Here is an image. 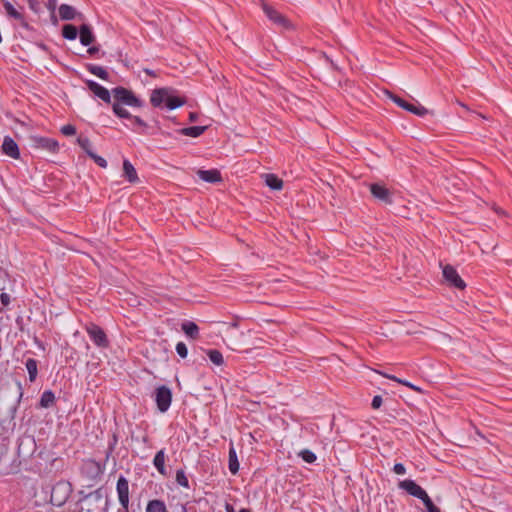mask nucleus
Masks as SVG:
<instances>
[{"mask_svg": "<svg viewBox=\"0 0 512 512\" xmlns=\"http://www.w3.org/2000/svg\"><path fill=\"white\" fill-rule=\"evenodd\" d=\"M114 102L112 103V111L114 115L120 119L132 120L137 126L147 128V123L139 116L132 115L123 105L129 107H144V100L140 99L135 93L123 86H117L112 89Z\"/></svg>", "mask_w": 512, "mask_h": 512, "instance_id": "nucleus-1", "label": "nucleus"}, {"mask_svg": "<svg viewBox=\"0 0 512 512\" xmlns=\"http://www.w3.org/2000/svg\"><path fill=\"white\" fill-rule=\"evenodd\" d=\"M186 102V97L180 96L178 91L171 87L156 88L150 95V103L156 108L164 105L167 109L174 110L182 107Z\"/></svg>", "mask_w": 512, "mask_h": 512, "instance_id": "nucleus-2", "label": "nucleus"}, {"mask_svg": "<svg viewBox=\"0 0 512 512\" xmlns=\"http://www.w3.org/2000/svg\"><path fill=\"white\" fill-rule=\"evenodd\" d=\"M78 494L81 496V501L84 503L85 512H96L100 508L102 512H108L109 499L104 487H99L89 493H84V491L81 490Z\"/></svg>", "mask_w": 512, "mask_h": 512, "instance_id": "nucleus-3", "label": "nucleus"}, {"mask_svg": "<svg viewBox=\"0 0 512 512\" xmlns=\"http://www.w3.org/2000/svg\"><path fill=\"white\" fill-rule=\"evenodd\" d=\"M71 493L72 485L70 484V482L64 480L58 481L56 484L52 486L50 503L53 506L61 507L67 502Z\"/></svg>", "mask_w": 512, "mask_h": 512, "instance_id": "nucleus-4", "label": "nucleus"}, {"mask_svg": "<svg viewBox=\"0 0 512 512\" xmlns=\"http://www.w3.org/2000/svg\"><path fill=\"white\" fill-rule=\"evenodd\" d=\"M387 96L391 99L398 107L402 108L405 111H408L416 116L424 117L427 114H434L433 111H429L424 106H422L419 102L410 103L400 96L387 91Z\"/></svg>", "mask_w": 512, "mask_h": 512, "instance_id": "nucleus-5", "label": "nucleus"}, {"mask_svg": "<svg viewBox=\"0 0 512 512\" xmlns=\"http://www.w3.org/2000/svg\"><path fill=\"white\" fill-rule=\"evenodd\" d=\"M85 330L91 341L101 349H106L110 345V341L104 329L95 323L86 325Z\"/></svg>", "mask_w": 512, "mask_h": 512, "instance_id": "nucleus-6", "label": "nucleus"}, {"mask_svg": "<svg viewBox=\"0 0 512 512\" xmlns=\"http://www.w3.org/2000/svg\"><path fill=\"white\" fill-rule=\"evenodd\" d=\"M172 397V390L166 385H160L155 389L154 400L157 409L161 413H165L166 411H168L172 403Z\"/></svg>", "mask_w": 512, "mask_h": 512, "instance_id": "nucleus-7", "label": "nucleus"}, {"mask_svg": "<svg viewBox=\"0 0 512 512\" xmlns=\"http://www.w3.org/2000/svg\"><path fill=\"white\" fill-rule=\"evenodd\" d=\"M262 10L267 16V18L274 24L283 27L284 29L287 30L292 28V23L290 22V20L286 16L278 12L275 8L270 6L268 3H262Z\"/></svg>", "mask_w": 512, "mask_h": 512, "instance_id": "nucleus-8", "label": "nucleus"}, {"mask_svg": "<svg viewBox=\"0 0 512 512\" xmlns=\"http://www.w3.org/2000/svg\"><path fill=\"white\" fill-rule=\"evenodd\" d=\"M31 146L36 149L46 150L53 154L58 153L59 143L57 140L44 136H31Z\"/></svg>", "mask_w": 512, "mask_h": 512, "instance_id": "nucleus-9", "label": "nucleus"}, {"mask_svg": "<svg viewBox=\"0 0 512 512\" xmlns=\"http://www.w3.org/2000/svg\"><path fill=\"white\" fill-rule=\"evenodd\" d=\"M442 273L445 281L448 283L450 287L459 290L465 289L466 283L460 277L457 270L452 265L447 264L446 266H444Z\"/></svg>", "mask_w": 512, "mask_h": 512, "instance_id": "nucleus-10", "label": "nucleus"}, {"mask_svg": "<svg viewBox=\"0 0 512 512\" xmlns=\"http://www.w3.org/2000/svg\"><path fill=\"white\" fill-rule=\"evenodd\" d=\"M83 475L88 477L90 480H99L104 473V467L94 459H88L84 461L81 468Z\"/></svg>", "mask_w": 512, "mask_h": 512, "instance_id": "nucleus-11", "label": "nucleus"}, {"mask_svg": "<svg viewBox=\"0 0 512 512\" xmlns=\"http://www.w3.org/2000/svg\"><path fill=\"white\" fill-rule=\"evenodd\" d=\"M398 487L400 489L404 490L405 492H407L409 495H411L421 501L428 496L427 492L420 485H418L414 480H411V479H405V480L400 481L398 483Z\"/></svg>", "mask_w": 512, "mask_h": 512, "instance_id": "nucleus-12", "label": "nucleus"}, {"mask_svg": "<svg viewBox=\"0 0 512 512\" xmlns=\"http://www.w3.org/2000/svg\"><path fill=\"white\" fill-rule=\"evenodd\" d=\"M87 88L96 96L98 97L99 99H101L103 102H105L106 104H110L111 103V94H112V91L110 92L107 88H105L104 86L100 85L99 83H97L96 81L94 80H90V79H87L84 81Z\"/></svg>", "mask_w": 512, "mask_h": 512, "instance_id": "nucleus-13", "label": "nucleus"}, {"mask_svg": "<svg viewBox=\"0 0 512 512\" xmlns=\"http://www.w3.org/2000/svg\"><path fill=\"white\" fill-rule=\"evenodd\" d=\"M370 192L374 198L385 204H392L393 202L390 190L383 184L372 183L370 185Z\"/></svg>", "mask_w": 512, "mask_h": 512, "instance_id": "nucleus-14", "label": "nucleus"}, {"mask_svg": "<svg viewBox=\"0 0 512 512\" xmlns=\"http://www.w3.org/2000/svg\"><path fill=\"white\" fill-rule=\"evenodd\" d=\"M59 17L63 21H71L77 19L79 21H84L85 16L83 13L78 12L75 7L68 4H61L58 8Z\"/></svg>", "mask_w": 512, "mask_h": 512, "instance_id": "nucleus-15", "label": "nucleus"}, {"mask_svg": "<svg viewBox=\"0 0 512 512\" xmlns=\"http://www.w3.org/2000/svg\"><path fill=\"white\" fill-rule=\"evenodd\" d=\"M2 152L13 158V159H19L20 158V150L18 147V144L16 141L11 138L10 136H5L3 143H2Z\"/></svg>", "mask_w": 512, "mask_h": 512, "instance_id": "nucleus-16", "label": "nucleus"}, {"mask_svg": "<svg viewBox=\"0 0 512 512\" xmlns=\"http://www.w3.org/2000/svg\"><path fill=\"white\" fill-rule=\"evenodd\" d=\"M116 491L119 503L130 501L129 497V481L123 475H120L116 483Z\"/></svg>", "mask_w": 512, "mask_h": 512, "instance_id": "nucleus-17", "label": "nucleus"}, {"mask_svg": "<svg viewBox=\"0 0 512 512\" xmlns=\"http://www.w3.org/2000/svg\"><path fill=\"white\" fill-rule=\"evenodd\" d=\"M199 179L207 183H219L222 182V175L218 169L202 170L199 169L196 172Z\"/></svg>", "mask_w": 512, "mask_h": 512, "instance_id": "nucleus-18", "label": "nucleus"}, {"mask_svg": "<svg viewBox=\"0 0 512 512\" xmlns=\"http://www.w3.org/2000/svg\"><path fill=\"white\" fill-rule=\"evenodd\" d=\"M79 39L83 46H90L95 41V35L88 24H81L79 27Z\"/></svg>", "mask_w": 512, "mask_h": 512, "instance_id": "nucleus-19", "label": "nucleus"}, {"mask_svg": "<svg viewBox=\"0 0 512 512\" xmlns=\"http://www.w3.org/2000/svg\"><path fill=\"white\" fill-rule=\"evenodd\" d=\"M239 460L237 457L236 449L233 443H230L229 452H228V468L231 474L236 475L239 472Z\"/></svg>", "mask_w": 512, "mask_h": 512, "instance_id": "nucleus-20", "label": "nucleus"}, {"mask_svg": "<svg viewBox=\"0 0 512 512\" xmlns=\"http://www.w3.org/2000/svg\"><path fill=\"white\" fill-rule=\"evenodd\" d=\"M123 176L130 183H136L139 181L136 169L128 159H124L123 161Z\"/></svg>", "mask_w": 512, "mask_h": 512, "instance_id": "nucleus-21", "label": "nucleus"}, {"mask_svg": "<svg viewBox=\"0 0 512 512\" xmlns=\"http://www.w3.org/2000/svg\"><path fill=\"white\" fill-rule=\"evenodd\" d=\"M208 126H191L185 127L177 130V133L184 136H189L192 138H197L201 136L206 130Z\"/></svg>", "mask_w": 512, "mask_h": 512, "instance_id": "nucleus-22", "label": "nucleus"}, {"mask_svg": "<svg viewBox=\"0 0 512 512\" xmlns=\"http://www.w3.org/2000/svg\"><path fill=\"white\" fill-rule=\"evenodd\" d=\"M56 403L55 393L52 390H45L40 397L38 406L40 408L49 409Z\"/></svg>", "mask_w": 512, "mask_h": 512, "instance_id": "nucleus-23", "label": "nucleus"}, {"mask_svg": "<svg viewBox=\"0 0 512 512\" xmlns=\"http://www.w3.org/2000/svg\"><path fill=\"white\" fill-rule=\"evenodd\" d=\"M165 457H166L165 449H161L155 454L154 459H153L154 467L163 476L167 475V470H166V466H165Z\"/></svg>", "mask_w": 512, "mask_h": 512, "instance_id": "nucleus-24", "label": "nucleus"}, {"mask_svg": "<svg viewBox=\"0 0 512 512\" xmlns=\"http://www.w3.org/2000/svg\"><path fill=\"white\" fill-rule=\"evenodd\" d=\"M85 68L91 74L99 77L100 79H102L104 81L109 80V77H110L109 73L107 72V70L104 67L96 65V64H92V63H86Z\"/></svg>", "mask_w": 512, "mask_h": 512, "instance_id": "nucleus-25", "label": "nucleus"}, {"mask_svg": "<svg viewBox=\"0 0 512 512\" xmlns=\"http://www.w3.org/2000/svg\"><path fill=\"white\" fill-rule=\"evenodd\" d=\"M146 512H169L166 504L161 499L149 500L146 505Z\"/></svg>", "mask_w": 512, "mask_h": 512, "instance_id": "nucleus-26", "label": "nucleus"}, {"mask_svg": "<svg viewBox=\"0 0 512 512\" xmlns=\"http://www.w3.org/2000/svg\"><path fill=\"white\" fill-rule=\"evenodd\" d=\"M265 183L271 190H281L283 187V180L277 175L269 173L265 175Z\"/></svg>", "mask_w": 512, "mask_h": 512, "instance_id": "nucleus-27", "label": "nucleus"}, {"mask_svg": "<svg viewBox=\"0 0 512 512\" xmlns=\"http://www.w3.org/2000/svg\"><path fill=\"white\" fill-rule=\"evenodd\" d=\"M25 367L28 371L29 381L33 383L38 375V361L34 358H28L25 361Z\"/></svg>", "mask_w": 512, "mask_h": 512, "instance_id": "nucleus-28", "label": "nucleus"}, {"mask_svg": "<svg viewBox=\"0 0 512 512\" xmlns=\"http://www.w3.org/2000/svg\"><path fill=\"white\" fill-rule=\"evenodd\" d=\"M183 332L191 339H197L199 337V327L192 321H186L182 324Z\"/></svg>", "mask_w": 512, "mask_h": 512, "instance_id": "nucleus-29", "label": "nucleus"}, {"mask_svg": "<svg viewBox=\"0 0 512 512\" xmlns=\"http://www.w3.org/2000/svg\"><path fill=\"white\" fill-rule=\"evenodd\" d=\"M79 35V28L73 24H65L62 27V36L66 40H75Z\"/></svg>", "mask_w": 512, "mask_h": 512, "instance_id": "nucleus-30", "label": "nucleus"}, {"mask_svg": "<svg viewBox=\"0 0 512 512\" xmlns=\"http://www.w3.org/2000/svg\"><path fill=\"white\" fill-rule=\"evenodd\" d=\"M77 144L81 147V149L87 154L89 157V153H94L92 149V143L87 136L79 135L76 139Z\"/></svg>", "mask_w": 512, "mask_h": 512, "instance_id": "nucleus-31", "label": "nucleus"}, {"mask_svg": "<svg viewBox=\"0 0 512 512\" xmlns=\"http://www.w3.org/2000/svg\"><path fill=\"white\" fill-rule=\"evenodd\" d=\"M207 356L209 357L210 361L217 366H221L224 363L223 355L217 349L207 350Z\"/></svg>", "mask_w": 512, "mask_h": 512, "instance_id": "nucleus-32", "label": "nucleus"}, {"mask_svg": "<svg viewBox=\"0 0 512 512\" xmlns=\"http://www.w3.org/2000/svg\"><path fill=\"white\" fill-rule=\"evenodd\" d=\"M3 7L7 15L13 19H22V14L7 0H2Z\"/></svg>", "mask_w": 512, "mask_h": 512, "instance_id": "nucleus-33", "label": "nucleus"}, {"mask_svg": "<svg viewBox=\"0 0 512 512\" xmlns=\"http://www.w3.org/2000/svg\"><path fill=\"white\" fill-rule=\"evenodd\" d=\"M118 433L115 431L112 433V436L111 438L109 439L108 441V447H107V450H106V460L109 459V457L112 455V453L114 452L117 444H118Z\"/></svg>", "mask_w": 512, "mask_h": 512, "instance_id": "nucleus-34", "label": "nucleus"}, {"mask_svg": "<svg viewBox=\"0 0 512 512\" xmlns=\"http://www.w3.org/2000/svg\"><path fill=\"white\" fill-rule=\"evenodd\" d=\"M298 456L306 463L312 464L317 460L316 454L309 450L303 449L298 453Z\"/></svg>", "mask_w": 512, "mask_h": 512, "instance_id": "nucleus-35", "label": "nucleus"}, {"mask_svg": "<svg viewBox=\"0 0 512 512\" xmlns=\"http://www.w3.org/2000/svg\"><path fill=\"white\" fill-rule=\"evenodd\" d=\"M177 484L183 488L189 489V481L185 474V471L183 469H178L176 471V478H175Z\"/></svg>", "mask_w": 512, "mask_h": 512, "instance_id": "nucleus-36", "label": "nucleus"}, {"mask_svg": "<svg viewBox=\"0 0 512 512\" xmlns=\"http://www.w3.org/2000/svg\"><path fill=\"white\" fill-rule=\"evenodd\" d=\"M422 503L425 506V512H441L440 509L433 503L429 495L422 500Z\"/></svg>", "mask_w": 512, "mask_h": 512, "instance_id": "nucleus-37", "label": "nucleus"}, {"mask_svg": "<svg viewBox=\"0 0 512 512\" xmlns=\"http://www.w3.org/2000/svg\"><path fill=\"white\" fill-rule=\"evenodd\" d=\"M89 157L101 168H106L108 166L106 159L96 153H89Z\"/></svg>", "mask_w": 512, "mask_h": 512, "instance_id": "nucleus-38", "label": "nucleus"}, {"mask_svg": "<svg viewBox=\"0 0 512 512\" xmlns=\"http://www.w3.org/2000/svg\"><path fill=\"white\" fill-rule=\"evenodd\" d=\"M176 352L182 358L185 359L188 355V348L184 342H178L176 344Z\"/></svg>", "mask_w": 512, "mask_h": 512, "instance_id": "nucleus-39", "label": "nucleus"}, {"mask_svg": "<svg viewBox=\"0 0 512 512\" xmlns=\"http://www.w3.org/2000/svg\"><path fill=\"white\" fill-rule=\"evenodd\" d=\"M60 131L65 136H72L76 134V127L72 124H67L62 126Z\"/></svg>", "mask_w": 512, "mask_h": 512, "instance_id": "nucleus-40", "label": "nucleus"}, {"mask_svg": "<svg viewBox=\"0 0 512 512\" xmlns=\"http://www.w3.org/2000/svg\"><path fill=\"white\" fill-rule=\"evenodd\" d=\"M100 47L99 46H88V49L86 50V53L89 54L92 57L100 58L99 56ZM104 52L102 53L101 57L104 56Z\"/></svg>", "mask_w": 512, "mask_h": 512, "instance_id": "nucleus-41", "label": "nucleus"}, {"mask_svg": "<svg viewBox=\"0 0 512 512\" xmlns=\"http://www.w3.org/2000/svg\"><path fill=\"white\" fill-rule=\"evenodd\" d=\"M0 301L3 307H0V312L3 311L4 307L8 306L11 302L10 295L7 293L0 294Z\"/></svg>", "mask_w": 512, "mask_h": 512, "instance_id": "nucleus-42", "label": "nucleus"}, {"mask_svg": "<svg viewBox=\"0 0 512 512\" xmlns=\"http://www.w3.org/2000/svg\"><path fill=\"white\" fill-rule=\"evenodd\" d=\"M383 403V399L380 395H375L371 402V407L375 410L379 409Z\"/></svg>", "mask_w": 512, "mask_h": 512, "instance_id": "nucleus-43", "label": "nucleus"}, {"mask_svg": "<svg viewBox=\"0 0 512 512\" xmlns=\"http://www.w3.org/2000/svg\"><path fill=\"white\" fill-rule=\"evenodd\" d=\"M392 470L397 475H404L406 473V468L402 463H395Z\"/></svg>", "mask_w": 512, "mask_h": 512, "instance_id": "nucleus-44", "label": "nucleus"}, {"mask_svg": "<svg viewBox=\"0 0 512 512\" xmlns=\"http://www.w3.org/2000/svg\"><path fill=\"white\" fill-rule=\"evenodd\" d=\"M29 8L35 12L38 13L40 11V2L38 0H26Z\"/></svg>", "mask_w": 512, "mask_h": 512, "instance_id": "nucleus-45", "label": "nucleus"}, {"mask_svg": "<svg viewBox=\"0 0 512 512\" xmlns=\"http://www.w3.org/2000/svg\"><path fill=\"white\" fill-rule=\"evenodd\" d=\"M72 512H85V506L83 501H81V496L79 497L78 501L74 504Z\"/></svg>", "mask_w": 512, "mask_h": 512, "instance_id": "nucleus-46", "label": "nucleus"}, {"mask_svg": "<svg viewBox=\"0 0 512 512\" xmlns=\"http://www.w3.org/2000/svg\"><path fill=\"white\" fill-rule=\"evenodd\" d=\"M46 6L50 12H55L57 7V0H48Z\"/></svg>", "mask_w": 512, "mask_h": 512, "instance_id": "nucleus-47", "label": "nucleus"}, {"mask_svg": "<svg viewBox=\"0 0 512 512\" xmlns=\"http://www.w3.org/2000/svg\"><path fill=\"white\" fill-rule=\"evenodd\" d=\"M117 512H130L129 511V502L120 503V507L118 508Z\"/></svg>", "mask_w": 512, "mask_h": 512, "instance_id": "nucleus-48", "label": "nucleus"}, {"mask_svg": "<svg viewBox=\"0 0 512 512\" xmlns=\"http://www.w3.org/2000/svg\"><path fill=\"white\" fill-rule=\"evenodd\" d=\"M18 21H20V24L21 26L26 29V30H31V26L29 25V23L27 21H25L24 19V16L22 15V19H17Z\"/></svg>", "mask_w": 512, "mask_h": 512, "instance_id": "nucleus-49", "label": "nucleus"}, {"mask_svg": "<svg viewBox=\"0 0 512 512\" xmlns=\"http://www.w3.org/2000/svg\"><path fill=\"white\" fill-rule=\"evenodd\" d=\"M402 385H405V386H407V387H409V388H411L412 390H415V391H421V389L419 387L415 386L414 384H412V383H410L409 381H406V380H404L402 382Z\"/></svg>", "mask_w": 512, "mask_h": 512, "instance_id": "nucleus-50", "label": "nucleus"}, {"mask_svg": "<svg viewBox=\"0 0 512 512\" xmlns=\"http://www.w3.org/2000/svg\"><path fill=\"white\" fill-rule=\"evenodd\" d=\"M198 119V114L196 112H190L188 116V120L190 122H195Z\"/></svg>", "mask_w": 512, "mask_h": 512, "instance_id": "nucleus-51", "label": "nucleus"}, {"mask_svg": "<svg viewBox=\"0 0 512 512\" xmlns=\"http://www.w3.org/2000/svg\"><path fill=\"white\" fill-rule=\"evenodd\" d=\"M144 73L150 77H156L157 74L154 70H151V69H148V68H145L143 69Z\"/></svg>", "mask_w": 512, "mask_h": 512, "instance_id": "nucleus-52", "label": "nucleus"}, {"mask_svg": "<svg viewBox=\"0 0 512 512\" xmlns=\"http://www.w3.org/2000/svg\"><path fill=\"white\" fill-rule=\"evenodd\" d=\"M385 377H387L388 379L393 380V381H395L397 383H400V384H402V382L404 381V380H402V379H400V378H398V377H396L394 375H385Z\"/></svg>", "mask_w": 512, "mask_h": 512, "instance_id": "nucleus-53", "label": "nucleus"}, {"mask_svg": "<svg viewBox=\"0 0 512 512\" xmlns=\"http://www.w3.org/2000/svg\"><path fill=\"white\" fill-rule=\"evenodd\" d=\"M225 511L226 512H235V508L232 504L226 502L225 503Z\"/></svg>", "mask_w": 512, "mask_h": 512, "instance_id": "nucleus-54", "label": "nucleus"}, {"mask_svg": "<svg viewBox=\"0 0 512 512\" xmlns=\"http://www.w3.org/2000/svg\"><path fill=\"white\" fill-rule=\"evenodd\" d=\"M51 21L54 25H57L58 24V19L55 15V12H51Z\"/></svg>", "mask_w": 512, "mask_h": 512, "instance_id": "nucleus-55", "label": "nucleus"}, {"mask_svg": "<svg viewBox=\"0 0 512 512\" xmlns=\"http://www.w3.org/2000/svg\"><path fill=\"white\" fill-rule=\"evenodd\" d=\"M326 59H327V61H329V62H330L331 67H332L333 69H335V70H337V69H338L337 65H336V64H335L331 59H329V57H327V56H326Z\"/></svg>", "mask_w": 512, "mask_h": 512, "instance_id": "nucleus-56", "label": "nucleus"}, {"mask_svg": "<svg viewBox=\"0 0 512 512\" xmlns=\"http://www.w3.org/2000/svg\"><path fill=\"white\" fill-rule=\"evenodd\" d=\"M18 387H19V390H20V394H19V399L23 396V392H22V385L20 382H18Z\"/></svg>", "mask_w": 512, "mask_h": 512, "instance_id": "nucleus-57", "label": "nucleus"}, {"mask_svg": "<svg viewBox=\"0 0 512 512\" xmlns=\"http://www.w3.org/2000/svg\"><path fill=\"white\" fill-rule=\"evenodd\" d=\"M239 512H251V510L248 508H241Z\"/></svg>", "mask_w": 512, "mask_h": 512, "instance_id": "nucleus-58", "label": "nucleus"}, {"mask_svg": "<svg viewBox=\"0 0 512 512\" xmlns=\"http://www.w3.org/2000/svg\"><path fill=\"white\" fill-rule=\"evenodd\" d=\"M182 512H187L185 505H182Z\"/></svg>", "mask_w": 512, "mask_h": 512, "instance_id": "nucleus-59", "label": "nucleus"}]
</instances>
